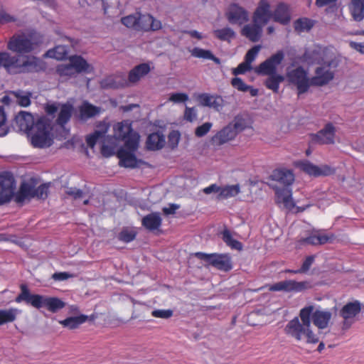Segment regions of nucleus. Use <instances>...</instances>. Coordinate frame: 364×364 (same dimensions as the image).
Segmentation results:
<instances>
[{
  "label": "nucleus",
  "mask_w": 364,
  "mask_h": 364,
  "mask_svg": "<svg viewBox=\"0 0 364 364\" xmlns=\"http://www.w3.org/2000/svg\"><path fill=\"white\" fill-rule=\"evenodd\" d=\"M314 309L313 305L302 308L299 311V317H294L284 327L285 334L296 341L305 338L307 343H317L319 341L318 336L311 328V315Z\"/></svg>",
  "instance_id": "1"
},
{
  "label": "nucleus",
  "mask_w": 364,
  "mask_h": 364,
  "mask_svg": "<svg viewBox=\"0 0 364 364\" xmlns=\"http://www.w3.org/2000/svg\"><path fill=\"white\" fill-rule=\"evenodd\" d=\"M284 58V52L278 50L254 69L257 75L268 76L264 80V85L268 90L276 94L279 92V85L284 80L283 75L277 73V67L282 63Z\"/></svg>",
  "instance_id": "2"
},
{
  "label": "nucleus",
  "mask_w": 364,
  "mask_h": 364,
  "mask_svg": "<svg viewBox=\"0 0 364 364\" xmlns=\"http://www.w3.org/2000/svg\"><path fill=\"white\" fill-rule=\"evenodd\" d=\"M3 65L11 74L38 72L43 69L41 60L34 56H11L0 52V67Z\"/></svg>",
  "instance_id": "3"
},
{
  "label": "nucleus",
  "mask_w": 364,
  "mask_h": 364,
  "mask_svg": "<svg viewBox=\"0 0 364 364\" xmlns=\"http://www.w3.org/2000/svg\"><path fill=\"white\" fill-rule=\"evenodd\" d=\"M20 289L21 293L15 299L16 303L24 301L36 309L45 307L52 313H56L65 306V303L58 297L31 294L25 284H21Z\"/></svg>",
  "instance_id": "4"
},
{
  "label": "nucleus",
  "mask_w": 364,
  "mask_h": 364,
  "mask_svg": "<svg viewBox=\"0 0 364 364\" xmlns=\"http://www.w3.org/2000/svg\"><path fill=\"white\" fill-rule=\"evenodd\" d=\"M51 129L50 119L45 117L38 118L35 126L28 132L31 135V144L36 148L50 146L53 142Z\"/></svg>",
  "instance_id": "5"
},
{
  "label": "nucleus",
  "mask_w": 364,
  "mask_h": 364,
  "mask_svg": "<svg viewBox=\"0 0 364 364\" xmlns=\"http://www.w3.org/2000/svg\"><path fill=\"white\" fill-rule=\"evenodd\" d=\"M38 44L35 33H21L14 34L10 38L7 48L14 53L25 54L32 52Z\"/></svg>",
  "instance_id": "6"
},
{
  "label": "nucleus",
  "mask_w": 364,
  "mask_h": 364,
  "mask_svg": "<svg viewBox=\"0 0 364 364\" xmlns=\"http://www.w3.org/2000/svg\"><path fill=\"white\" fill-rule=\"evenodd\" d=\"M114 131L117 139L124 141L125 147L131 148L132 150L138 149L140 136L133 130L131 122L124 120L117 123L114 127Z\"/></svg>",
  "instance_id": "7"
},
{
  "label": "nucleus",
  "mask_w": 364,
  "mask_h": 364,
  "mask_svg": "<svg viewBox=\"0 0 364 364\" xmlns=\"http://www.w3.org/2000/svg\"><path fill=\"white\" fill-rule=\"evenodd\" d=\"M287 78L289 84L296 87L298 95L308 92L311 85V77H308V72L302 66L287 71Z\"/></svg>",
  "instance_id": "8"
},
{
  "label": "nucleus",
  "mask_w": 364,
  "mask_h": 364,
  "mask_svg": "<svg viewBox=\"0 0 364 364\" xmlns=\"http://www.w3.org/2000/svg\"><path fill=\"white\" fill-rule=\"evenodd\" d=\"M245 129L244 122L242 119H235L233 123H230L223 129L219 131L210 140L214 146L224 144L235 139L238 132Z\"/></svg>",
  "instance_id": "9"
},
{
  "label": "nucleus",
  "mask_w": 364,
  "mask_h": 364,
  "mask_svg": "<svg viewBox=\"0 0 364 364\" xmlns=\"http://www.w3.org/2000/svg\"><path fill=\"white\" fill-rule=\"evenodd\" d=\"M337 63L333 60L324 62L315 70V76L311 77L312 86H323L327 85L334 77V73L330 70L331 67L336 68Z\"/></svg>",
  "instance_id": "10"
},
{
  "label": "nucleus",
  "mask_w": 364,
  "mask_h": 364,
  "mask_svg": "<svg viewBox=\"0 0 364 364\" xmlns=\"http://www.w3.org/2000/svg\"><path fill=\"white\" fill-rule=\"evenodd\" d=\"M16 182L9 173L0 174V205L11 201L14 196Z\"/></svg>",
  "instance_id": "11"
},
{
  "label": "nucleus",
  "mask_w": 364,
  "mask_h": 364,
  "mask_svg": "<svg viewBox=\"0 0 364 364\" xmlns=\"http://www.w3.org/2000/svg\"><path fill=\"white\" fill-rule=\"evenodd\" d=\"M296 166L304 173L314 177L328 176L336 173V169L328 165L318 166L307 160L299 161Z\"/></svg>",
  "instance_id": "12"
},
{
  "label": "nucleus",
  "mask_w": 364,
  "mask_h": 364,
  "mask_svg": "<svg viewBox=\"0 0 364 364\" xmlns=\"http://www.w3.org/2000/svg\"><path fill=\"white\" fill-rule=\"evenodd\" d=\"M361 311V304L358 300L346 303L339 311V315L343 318V328H349L354 318Z\"/></svg>",
  "instance_id": "13"
},
{
  "label": "nucleus",
  "mask_w": 364,
  "mask_h": 364,
  "mask_svg": "<svg viewBox=\"0 0 364 364\" xmlns=\"http://www.w3.org/2000/svg\"><path fill=\"white\" fill-rule=\"evenodd\" d=\"M137 149H132L131 148L125 147V146L121 147L117 151V157L119 159V164L120 166L125 168H134L139 167L141 164H145V162L141 159H137L134 153Z\"/></svg>",
  "instance_id": "14"
},
{
  "label": "nucleus",
  "mask_w": 364,
  "mask_h": 364,
  "mask_svg": "<svg viewBox=\"0 0 364 364\" xmlns=\"http://www.w3.org/2000/svg\"><path fill=\"white\" fill-rule=\"evenodd\" d=\"M225 16L231 24L241 26L249 21L248 11L235 3L229 5L225 12Z\"/></svg>",
  "instance_id": "15"
},
{
  "label": "nucleus",
  "mask_w": 364,
  "mask_h": 364,
  "mask_svg": "<svg viewBox=\"0 0 364 364\" xmlns=\"http://www.w3.org/2000/svg\"><path fill=\"white\" fill-rule=\"evenodd\" d=\"M271 5L268 0H259L252 14L253 23L264 26L272 19Z\"/></svg>",
  "instance_id": "16"
},
{
  "label": "nucleus",
  "mask_w": 364,
  "mask_h": 364,
  "mask_svg": "<svg viewBox=\"0 0 364 364\" xmlns=\"http://www.w3.org/2000/svg\"><path fill=\"white\" fill-rule=\"evenodd\" d=\"M336 129L331 122L325 124L323 129L311 135V141L318 144H333Z\"/></svg>",
  "instance_id": "17"
},
{
  "label": "nucleus",
  "mask_w": 364,
  "mask_h": 364,
  "mask_svg": "<svg viewBox=\"0 0 364 364\" xmlns=\"http://www.w3.org/2000/svg\"><path fill=\"white\" fill-rule=\"evenodd\" d=\"M206 264L225 272L232 268L231 257L226 254H206Z\"/></svg>",
  "instance_id": "18"
},
{
  "label": "nucleus",
  "mask_w": 364,
  "mask_h": 364,
  "mask_svg": "<svg viewBox=\"0 0 364 364\" xmlns=\"http://www.w3.org/2000/svg\"><path fill=\"white\" fill-rule=\"evenodd\" d=\"M137 26L136 31L148 32L150 31H158L161 28L160 21L155 19L151 15L142 14L138 12Z\"/></svg>",
  "instance_id": "19"
},
{
  "label": "nucleus",
  "mask_w": 364,
  "mask_h": 364,
  "mask_svg": "<svg viewBox=\"0 0 364 364\" xmlns=\"http://www.w3.org/2000/svg\"><path fill=\"white\" fill-rule=\"evenodd\" d=\"M36 122L33 114L26 111H21L16 115L13 126L19 131L29 132L35 126Z\"/></svg>",
  "instance_id": "20"
},
{
  "label": "nucleus",
  "mask_w": 364,
  "mask_h": 364,
  "mask_svg": "<svg viewBox=\"0 0 364 364\" xmlns=\"http://www.w3.org/2000/svg\"><path fill=\"white\" fill-rule=\"evenodd\" d=\"M272 20L282 25H287L291 21V11L289 6L284 2H279L272 11Z\"/></svg>",
  "instance_id": "21"
},
{
  "label": "nucleus",
  "mask_w": 364,
  "mask_h": 364,
  "mask_svg": "<svg viewBox=\"0 0 364 364\" xmlns=\"http://www.w3.org/2000/svg\"><path fill=\"white\" fill-rule=\"evenodd\" d=\"M275 194L277 203H282L289 210H291L294 208L295 203L292 198V190L291 186L276 187Z\"/></svg>",
  "instance_id": "22"
},
{
  "label": "nucleus",
  "mask_w": 364,
  "mask_h": 364,
  "mask_svg": "<svg viewBox=\"0 0 364 364\" xmlns=\"http://www.w3.org/2000/svg\"><path fill=\"white\" fill-rule=\"evenodd\" d=\"M59 36H60L62 40L68 41V44L66 46H70L74 47L75 45L78 43L77 40L75 38H72L67 36L63 35L60 33H58ZM68 54V49L65 48V46H58L55 47L53 50H49L47 53V55L50 58H54L58 60H62L66 57Z\"/></svg>",
  "instance_id": "23"
},
{
  "label": "nucleus",
  "mask_w": 364,
  "mask_h": 364,
  "mask_svg": "<svg viewBox=\"0 0 364 364\" xmlns=\"http://www.w3.org/2000/svg\"><path fill=\"white\" fill-rule=\"evenodd\" d=\"M332 314L329 311L316 310L312 311L311 315V321L318 329H325L328 326L331 320Z\"/></svg>",
  "instance_id": "24"
},
{
  "label": "nucleus",
  "mask_w": 364,
  "mask_h": 364,
  "mask_svg": "<svg viewBox=\"0 0 364 364\" xmlns=\"http://www.w3.org/2000/svg\"><path fill=\"white\" fill-rule=\"evenodd\" d=\"M272 178L282 186H291L294 181V174L292 170L281 168L273 171Z\"/></svg>",
  "instance_id": "25"
},
{
  "label": "nucleus",
  "mask_w": 364,
  "mask_h": 364,
  "mask_svg": "<svg viewBox=\"0 0 364 364\" xmlns=\"http://www.w3.org/2000/svg\"><path fill=\"white\" fill-rule=\"evenodd\" d=\"M95 316L92 315L90 317L85 314H79L75 316H69L64 320L59 321V323L61 324L64 328H67L70 330H74L87 321H93Z\"/></svg>",
  "instance_id": "26"
},
{
  "label": "nucleus",
  "mask_w": 364,
  "mask_h": 364,
  "mask_svg": "<svg viewBox=\"0 0 364 364\" xmlns=\"http://www.w3.org/2000/svg\"><path fill=\"white\" fill-rule=\"evenodd\" d=\"M334 237L333 235H326L320 232L313 233L306 237H302L299 240L300 245H323L331 241Z\"/></svg>",
  "instance_id": "27"
},
{
  "label": "nucleus",
  "mask_w": 364,
  "mask_h": 364,
  "mask_svg": "<svg viewBox=\"0 0 364 364\" xmlns=\"http://www.w3.org/2000/svg\"><path fill=\"white\" fill-rule=\"evenodd\" d=\"M162 223L161 215L158 212H154L145 215L141 220V225L145 229L154 232L159 229Z\"/></svg>",
  "instance_id": "28"
},
{
  "label": "nucleus",
  "mask_w": 364,
  "mask_h": 364,
  "mask_svg": "<svg viewBox=\"0 0 364 364\" xmlns=\"http://www.w3.org/2000/svg\"><path fill=\"white\" fill-rule=\"evenodd\" d=\"M35 185L30 182H23L21 184L18 191L15 196V201L23 203L26 199L34 198Z\"/></svg>",
  "instance_id": "29"
},
{
  "label": "nucleus",
  "mask_w": 364,
  "mask_h": 364,
  "mask_svg": "<svg viewBox=\"0 0 364 364\" xmlns=\"http://www.w3.org/2000/svg\"><path fill=\"white\" fill-rule=\"evenodd\" d=\"M165 136L161 132L150 134L146 139V145L149 150L156 151L161 149L165 145Z\"/></svg>",
  "instance_id": "30"
},
{
  "label": "nucleus",
  "mask_w": 364,
  "mask_h": 364,
  "mask_svg": "<svg viewBox=\"0 0 364 364\" xmlns=\"http://www.w3.org/2000/svg\"><path fill=\"white\" fill-rule=\"evenodd\" d=\"M262 27V25L257 23L247 24L242 28L241 33L252 42H257L261 37Z\"/></svg>",
  "instance_id": "31"
},
{
  "label": "nucleus",
  "mask_w": 364,
  "mask_h": 364,
  "mask_svg": "<svg viewBox=\"0 0 364 364\" xmlns=\"http://www.w3.org/2000/svg\"><path fill=\"white\" fill-rule=\"evenodd\" d=\"M100 112V108L92 105L87 101H85L79 107V119L81 121L85 122L87 119L95 117Z\"/></svg>",
  "instance_id": "32"
},
{
  "label": "nucleus",
  "mask_w": 364,
  "mask_h": 364,
  "mask_svg": "<svg viewBox=\"0 0 364 364\" xmlns=\"http://www.w3.org/2000/svg\"><path fill=\"white\" fill-rule=\"evenodd\" d=\"M73 111V106L69 103L62 104L55 122L63 127L70 119Z\"/></svg>",
  "instance_id": "33"
},
{
  "label": "nucleus",
  "mask_w": 364,
  "mask_h": 364,
  "mask_svg": "<svg viewBox=\"0 0 364 364\" xmlns=\"http://www.w3.org/2000/svg\"><path fill=\"white\" fill-rule=\"evenodd\" d=\"M149 71L150 67L148 64H139L130 70L128 76L129 81L132 83L136 82L141 77L148 74Z\"/></svg>",
  "instance_id": "34"
},
{
  "label": "nucleus",
  "mask_w": 364,
  "mask_h": 364,
  "mask_svg": "<svg viewBox=\"0 0 364 364\" xmlns=\"http://www.w3.org/2000/svg\"><path fill=\"white\" fill-rule=\"evenodd\" d=\"M283 282L284 291L301 292L311 287L308 282H296L294 280H284Z\"/></svg>",
  "instance_id": "35"
},
{
  "label": "nucleus",
  "mask_w": 364,
  "mask_h": 364,
  "mask_svg": "<svg viewBox=\"0 0 364 364\" xmlns=\"http://www.w3.org/2000/svg\"><path fill=\"white\" fill-rule=\"evenodd\" d=\"M349 9L355 21H360L364 18V0H352Z\"/></svg>",
  "instance_id": "36"
},
{
  "label": "nucleus",
  "mask_w": 364,
  "mask_h": 364,
  "mask_svg": "<svg viewBox=\"0 0 364 364\" xmlns=\"http://www.w3.org/2000/svg\"><path fill=\"white\" fill-rule=\"evenodd\" d=\"M70 63L76 73H89L90 64L80 55H73L70 58Z\"/></svg>",
  "instance_id": "37"
},
{
  "label": "nucleus",
  "mask_w": 364,
  "mask_h": 364,
  "mask_svg": "<svg viewBox=\"0 0 364 364\" xmlns=\"http://www.w3.org/2000/svg\"><path fill=\"white\" fill-rule=\"evenodd\" d=\"M21 312V310L16 308L0 309V326L15 321Z\"/></svg>",
  "instance_id": "38"
},
{
  "label": "nucleus",
  "mask_w": 364,
  "mask_h": 364,
  "mask_svg": "<svg viewBox=\"0 0 364 364\" xmlns=\"http://www.w3.org/2000/svg\"><path fill=\"white\" fill-rule=\"evenodd\" d=\"M231 85L235 89L241 92H250L252 97H255L258 95L259 90L257 88H254L250 85H246L244 81L238 77H233L231 80Z\"/></svg>",
  "instance_id": "39"
},
{
  "label": "nucleus",
  "mask_w": 364,
  "mask_h": 364,
  "mask_svg": "<svg viewBox=\"0 0 364 364\" xmlns=\"http://www.w3.org/2000/svg\"><path fill=\"white\" fill-rule=\"evenodd\" d=\"M240 192L239 184L225 186L222 187L220 195L216 196L218 200L228 199L236 196Z\"/></svg>",
  "instance_id": "40"
},
{
  "label": "nucleus",
  "mask_w": 364,
  "mask_h": 364,
  "mask_svg": "<svg viewBox=\"0 0 364 364\" xmlns=\"http://www.w3.org/2000/svg\"><path fill=\"white\" fill-rule=\"evenodd\" d=\"M11 94L16 98V102L18 105L21 107H28L31 105V92L18 90L13 91Z\"/></svg>",
  "instance_id": "41"
},
{
  "label": "nucleus",
  "mask_w": 364,
  "mask_h": 364,
  "mask_svg": "<svg viewBox=\"0 0 364 364\" xmlns=\"http://www.w3.org/2000/svg\"><path fill=\"white\" fill-rule=\"evenodd\" d=\"M223 240L232 249L242 250V244L238 240H235L229 230H225L223 232Z\"/></svg>",
  "instance_id": "42"
},
{
  "label": "nucleus",
  "mask_w": 364,
  "mask_h": 364,
  "mask_svg": "<svg viewBox=\"0 0 364 364\" xmlns=\"http://www.w3.org/2000/svg\"><path fill=\"white\" fill-rule=\"evenodd\" d=\"M223 100L220 96H213L206 94V107L220 111L223 107Z\"/></svg>",
  "instance_id": "43"
},
{
  "label": "nucleus",
  "mask_w": 364,
  "mask_h": 364,
  "mask_svg": "<svg viewBox=\"0 0 364 364\" xmlns=\"http://www.w3.org/2000/svg\"><path fill=\"white\" fill-rule=\"evenodd\" d=\"M215 34L220 41H227L229 42L235 37V31L229 27L218 29L215 31Z\"/></svg>",
  "instance_id": "44"
},
{
  "label": "nucleus",
  "mask_w": 364,
  "mask_h": 364,
  "mask_svg": "<svg viewBox=\"0 0 364 364\" xmlns=\"http://www.w3.org/2000/svg\"><path fill=\"white\" fill-rule=\"evenodd\" d=\"M124 82H119L117 78L112 76L103 79L101 82V87L104 89H118L124 87Z\"/></svg>",
  "instance_id": "45"
},
{
  "label": "nucleus",
  "mask_w": 364,
  "mask_h": 364,
  "mask_svg": "<svg viewBox=\"0 0 364 364\" xmlns=\"http://www.w3.org/2000/svg\"><path fill=\"white\" fill-rule=\"evenodd\" d=\"M314 24L311 20L307 18H299L294 22V29L298 32L309 31Z\"/></svg>",
  "instance_id": "46"
},
{
  "label": "nucleus",
  "mask_w": 364,
  "mask_h": 364,
  "mask_svg": "<svg viewBox=\"0 0 364 364\" xmlns=\"http://www.w3.org/2000/svg\"><path fill=\"white\" fill-rule=\"evenodd\" d=\"M136 236V232L134 230L124 228L118 235V239L125 243L133 241Z\"/></svg>",
  "instance_id": "47"
},
{
  "label": "nucleus",
  "mask_w": 364,
  "mask_h": 364,
  "mask_svg": "<svg viewBox=\"0 0 364 364\" xmlns=\"http://www.w3.org/2000/svg\"><path fill=\"white\" fill-rule=\"evenodd\" d=\"M50 183H43L38 187H35L34 198L39 200H46L49 193Z\"/></svg>",
  "instance_id": "48"
},
{
  "label": "nucleus",
  "mask_w": 364,
  "mask_h": 364,
  "mask_svg": "<svg viewBox=\"0 0 364 364\" xmlns=\"http://www.w3.org/2000/svg\"><path fill=\"white\" fill-rule=\"evenodd\" d=\"M137 18H138V12L128 15L127 16L122 17L121 18L122 23L129 28H133L136 31V27L137 26Z\"/></svg>",
  "instance_id": "49"
},
{
  "label": "nucleus",
  "mask_w": 364,
  "mask_h": 364,
  "mask_svg": "<svg viewBox=\"0 0 364 364\" xmlns=\"http://www.w3.org/2000/svg\"><path fill=\"white\" fill-rule=\"evenodd\" d=\"M105 133V132L95 130L92 134L87 136L86 143L87 146L90 148H93L97 141L104 136Z\"/></svg>",
  "instance_id": "50"
},
{
  "label": "nucleus",
  "mask_w": 364,
  "mask_h": 364,
  "mask_svg": "<svg viewBox=\"0 0 364 364\" xmlns=\"http://www.w3.org/2000/svg\"><path fill=\"white\" fill-rule=\"evenodd\" d=\"M56 71L60 76H73L76 74L70 63L69 64L58 65Z\"/></svg>",
  "instance_id": "51"
},
{
  "label": "nucleus",
  "mask_w": 364,
  "mask_h": 364,
  "mask_svg": "<svg viewBox=\"0 0 364 364\" xmlns=\"http://www.w3.org/2000/svg\"><path fill=\"white\" fill-rule=\"evenodd\" d=\"M181 134L177 130L171 131L168 135V145L171 149H174L178 146Z\"/></svg>",
  "instance_id": "52"
},
{
  "label": "nucleus",
  "mask_w": 364,
  "mask_h": 364,
  "mask_svg": "<svg viewBox=\"0 0 364 364\" xmlns=\"http://www.w3.org/2000/svg\"><path fill=\"white\" fill-rule=\"evenodd\" d=\"M260 48L261 46L259 45L255 46L250 48L245 56V61L251 65L252 63L255 60Z\"/></svg>",
  "instance_id": "53"
},
{
  "label": "nucleus",
  "mask_w": 364,
  "mask_h": 364,
  "mask_svg": "<svg viewBox=\"0 0 364 364\" xmlns=\"http://www.w3.org/2000/svg\"><path fill=\"white\" fill-rule=\"evenodd\" d=\"M173 311L171 309H155L152 311L151 316L156 318L167 319L173 316Z\"/></svg>",
  "instance_id": "54"
},
{
  "label": "nucleus",
  "mask_w": 364,
  "mask_h": 364,
  "mask_svg": "<svg viewBox=\"0 0 364 364\" xmlns=\"http://www.w3.org/2000/svg\"><path fill=\"white\" fill-rule=\"evenodd\" d=\"M188 100V95L182 92H173L169 95L168 100L174 103L185 102Z\"/></svg>",
  "instance_id": "55"
},
{
  "label": "nucleus",
  "mask_w": 364,
  "mask_h": 364,
  "mask_svg": "<svg viewBox=\"0 0 364 364\" xmlns=\"http://www.w3.org/2000/svg\"><path fill=\"white\" fill-rule=\"evenodd\" d=\"M252 69L251 65L244 61L238 65V66L232 70L234 75L245 74L246 72Z\"/></svg>",
  "instance_id": "56"
},
{
  "label": "nucleus",
  "mask_w": 364,
  "mask_h": 364,
  "mask_svg": "<svg viewBox=\"0 0 364 364\" xmlns=\"http://www.w3.org/2000/svg\"><path fill=\"white\" fill-rule=\"evenodd\" d=\"M314 261V256H308L307 257H306V259L303 262L301 268L296 271H294V272L295 274H297V273H304V272H307L309 269V268L311 267V266L312 265Z\"/></svg>",
  "instance_id": "57"
},
{
  "label": "nucleus",
  "mask_w": 364,
  "mask_h": 364,
  "mask_svg": "<svg viewBox=\"0 0 364 364\" xmlns=\"http://www.w3.org/2000/svg\"><path fill=\"white\" fill-rule=\"evenodd\" d=\"M65 193L67 195L72 196L74 199L81 198L84 195L82 190L75 187L68 188Z\"/></svg>",
  "instance_id": "58"
},
{
  "label": "nucleus",
  "mask_w": 364,
  "mask_h": 364,
  "mask_svg": "<svg viewBox=\"0 0 364 364\" xmlns=\"http://www.w3.org/2000/svg\"><path fill=\"white\" fill-rule=\"evenodd\" d=\"M6 115L4 109L0 107V136H5L7 134V129L5 125Z\"/></svg>",
  "instance_id": "59"
},
{
  "label": "nucleus",
  "mask_w": 364,
  "mask_h": 364,
  "mask_svg": "<svg viewBox=\"0 0 364 364\" xmlns=\"http://www.w3.org/2000/svg\"><path fill=\"white\" fill-rule=\"evenodd\" d=\"M184 119L188 122H193L196 119V110L194 107H186L184 112Z\"/></svg>",
  "instance_id": "60"
},
{
  "label": "nucleus",
  "mask_w": 364,
  "mask_h": 364,
  "mask_svg": "<svg viewBox=\"0 0 364 364\" xmlns=\"http://www.w3.org/2000/svg\"><path fill=\"white\" fill-rule=\"evenodd\" d=\"M16 18L7 14L5 11L0 9V23H6L9 22H14Z\"/></svg>",
  "instance_id": "61"
},
{
  "label": "nucleus",
  "mask_w": 364,
  "mask_h": 364,
  "mask_svg": "<svg viewBox=\"0 0 364 364\" xmlns=\"http://www.w3.org/2000/svg\"><path fill=\"white\" fill-rule=\"evenodd\" d=\"M72 275L68 272H55L53 274L52 278L55 281H64L70 278Z\"/></svg>",
  "instance_id": "62"
},
{
  "label": "nucleus",
  "mask_w": 364,
  "mask_h": 364,
  "mask_svg": "<svg viewBox=\"0 0 364 364\" xmlns=\"http://www.w3.org/2000/svg\"><path fill=\"white\" fill-rule=\"evenodd\" d=\"M180 208L179 205L171 203L169 204L168 207H165L163 208V212L165 215H172L176 213V211Z\"/></svg>",
  "instance_id": "63"
},
{
  "label": "nucleus",
  "mask_w": 364,
  "mask_h": 364,
  "mask_svg": "<svg viewBox=\"0 0 364 364\" xmlns=\"http://www.w3.org/2000/svg\"><path fill=\"white\" fill-rule=\"evenodd\" d=\"M221 188V186H219L216 184H212L206 187V194L215 193L216 196L220 195Z\"/></svg>",
  "instance_id": "64"
}]
</instances>
